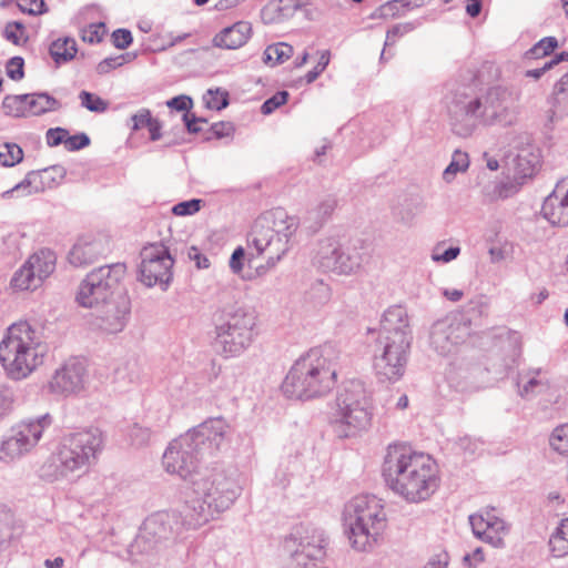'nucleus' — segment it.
Here are the masks:
<instances>
[{
	"label": "nucleus",
	"instance_id": "nucleus-1",
	"mask_svg": "<svg viewBox=\"0 0 568 568\" xmlns=\"http://www.w3.org/2000/svg\"><path fill=\"white\" fill-rule=\"evenodd\" d=\"M322 357L328 361L322 366V399L325 400V418L339 437L355 436L366 430L372 422L371 396L361 381L352 379L335 386L337 369L333 361L337 351L333 344H325Z\"/></svg>",
	"mask_w": 568,
	"mask_h": 568
},
{
	"label": "nucleus",
	"instance_id": "nucleus-2",
	"mask_svg": "<svg viewBox=\"0 0 568 568\" xmlns=\"http://www.w3.org/2000/svg\"><path fill=\"white\" fill-rule=\"evenodd\" d=\"M231 427L225 419L210 418L173 439L166 447L162 463L164 469L180 476L189 485L193 475L214 457L229 439Z\"/></svg>",
	"mask_w": 568,
	"mask_h": 568
},
{
	"label": "nucleus",
	"instance_id": "nucleus-3",
	"mask_svg": "<svg viewBox=\"0 0 568 568\" xmlns=\"http://www.w3.org/2000/svg\"><path fill=\"white\" fill-rule=\"evenodd\" d=\"M382 475L395 494L410 503L427 500L439 486L435 460L404 444L387 447Z\"/></svg>",
	"mask_w": 568,
	"mask_h": 568
},
{
	"label": "nucleus",
	"instance_id": "nucleus-4",
	"mask_svg": "<svg viewBox=\"0 0 568 568\" xmlns=\"http://www.w3.org/2000/svg\"><path fill=\"white\" fill-rule=\"evenodd\" d=\"M192 496L183 505V523L200 528L227 510L241 494L236 480L216 463L200 468L190 484Z\"/></svg>",
	"mask_w": 568,
	"mask_h": 568
},
{
	"label": "nucleus",
	"instance_id": "nucleus-5",
	"mask_svg": "<svg viewBox=\"0 0 568 568\" xmlns=\"http://www.w3.org/2000/svg\"><path fill=\"white\" fill-rule=\"evenodd\" d=\"M48 353L41 329L28 322L12 324L0 342V363L14 381L30 376L43 364Z\"/></svg>",
	"mask_w": 568,
	"mask_h": 568
},
{
	"label": "nucleus",
	"instance_id": "nucleus-6",
	"mask_svg": "<svg viewBox=\"0 0 568 568\" xmlns=\"http://www.w3.org/2000/svg\"><path fill=\"white\" fill-rule=\"evenodd\" d=\"M298 227V220L283 209L260 215L248 234V245L257 255H266V265L274 267L290 250V241Z\"/></svg>",
	"mask_w": 568,
	"mask_h": 568
},
{
	"label": "nucleus",
	"instance_id": "nucleus-7",
	"mask_svg": "<svg viewBox=\"0 0 568 568\" xmlns=\"http://www.w3.org/2000/svg\"><path fill=\"white\" fill-rule=\"evenodd\" d=\"M343 519L352 547L366 551L385 528L386 514L375 496L361 495L345 505Z\"/></svg>",
	"mask_w": 568,
	"mask_h": 568
},
{
	"label": "nucleus",
	"instance_id": "nucleus-8",
	"mask_svg": "<svg viewBox=\"0 0 568 568\" xmlns=\"http://www.w3.org/2000/svg\"><path fill=\"white\" fill-rule=\"evenodd\" d=\"M256 317L244 307H227L215 315L214 347L225 358L242 355L253 343Z\"/></svg>",
	"mask_w": 568,
	"mask_h": 568
},
{
	"label": "nucleus",
	"instance_id": "nucleus-9",
	"mask_svg": "<svg viewBox=\"0 0 568 568\" xmlns=\"http://www.w3.org/2000/svg\"><path fill=\"white\" fill-rule=\"evenodd\" d=\"M103 443V434L99 428L64 436L53 457L59 476H80L85 473L97 462Z\"/></svg>",
	"mask_w": 568,
	"mask_h": 568
},
{
	"label": "nucleus",
	"instance_id": "nucleus-10",
	"mask_svg": "<svg viewBox=\"0 0 568 568\" xmlns=\"http://www.w3.org/2000/svg\"><path fill=\"white\" fill-rule=\"evenodd\" d=\"M469 88L457 85L444 97L452 131L462 138L470 136L483 125L480 95H473Z\"/></svg>",
	"mask_w": 568,
	"mask_h": 568
},
{
	"label": "nucleus",
	"instance_id": "nucleus-11",
	"mask_svg": "<svg viewBox=\"0 0 568 568\" xmlns=\"http://www.w3.org/2000/svg\"><path fill=\"white\" fill-rule=\"evenodd\" d=\"M183 523V509L176 511H160L149 516L140 529L139 535L130 545L129 554L132 560L136 561V554H149L162 540L178 538L183 530H189Z\"/></svg>",
	"mask_w": 568,
	"mask_h": 568
},
{
	"label": "nucleus",
	"instance_id": "nucleus-12",
	"mask_svg": "<svg viewBox=\"0 0 568 568\" xmlns=\"http://www.w3.org/2000/svg\"><path fill=\"white\" fill-rule=\"evenodd\" d=\"M124 263H113L92 270L80 283L77 302L83 307H99L114 300V290L124 277Z\"/></svg>",
	"mask_w": 568,
	"mask_h": 568
},
{
	"label": "nucleus",
	"instance_id": "nucleus-13",
	"mask_svg": "<svg viewBox=\"0 0 568 568\" xmlns=\"http://www.w3.org/2000/svg\"><path fill=\"white\" fill-rule=\"evenodd\" d=\"M287 398L308 400L320 393V348H311L295 361L282 383Z\"/></svg>",
	"mask_w": 568,
	"mask_h": 568
},
{
	"label": "nucleus",
	"instance_id": "nucleus-14",
	"mask_svg": "<svg viewBox=\"0 0 568 568\" xmlns=\"http://www.w3.org/2000/svg\"><path fill=\"white\" fill-rule=\"evenodd\" d=\"M400 336L376 339L373 368L379 382H396L404 375L412 342Z\"/></svg>",
	"mask_w": 568,
	"mask_h": 568
},
{
	"label": "nucleus",
	"instance_id": "nucleus-15",
	"mask_svg": "<svg viewBox=\"0 0 568 568\" xmlns=\"http://www.w3.org/2000/svg\"><path fill=\"white\" fill-rule=\"evenodd\" d=\"M364 256V242L361 240L349 241L347 244H342L335 237L322 241V272L355 274L361 268Z\"/></svg>",
	"mask_w": 568,
	"mask_h": 568
},
{
	"label": "nucleus",
	"instance_id": "nucleus-16",
	"mask_svg": "<svg viewBox=\"0 0 568 568\" xmlns=\"http://www.w3.org/2000/svg\"><path fill=\"white\" fill-rule=\"evenodd\" d=\"M52 424V417L49 414L37 418L22 420L6 437L0 446V460L11 463L30 452L41 439L43 432Z\"/></svg>",
	"mask_w": 568,
	"mask_h": 568
},
{
	"label": "nucleus",
	"instance_id": "nucleus-17",
	"mask_svg": "<svg viewBox=\"0 0 568 568\" xmlns=\"http://www.w3.org/2000/svg\"><path fill=\"white\" fill-rule=\"evenodd\" d=\"M481 116L484 126L514 125L518 118L516 102L519 92L503 85L489 88L480 95Z\"/></svg>",
	"mask_w": 568,
	"mask_h": 568
},
{
	"label": "nucleus",
	"instance_id": "nucleus-18",
	"mask_svg": "<svg viewBox=\"0 0 568 568\" xmlns=\"http://www.w3.org/2000/svg\"><path fill=\"white\" fill-rule=\"evenodd\" d=\"M55 265V253L50 248H40L14 272L10 284L16 291H36L54 272Z\"/></svg>",
	"mask_w": 568,
	"mask_h": 568
},
{
	"label": "nucleus",
	"instance_id": "nucleus-19",
	"mask_svg": "<svg viewBox=\"0 0 568 568\" xmlns=\"http://www.w3.org/2000/svg\"><path fill=\"white\" fill-rule=\"evenodd\" d=\"M173 264L174 260L163 244L144 246L141 251L139 280L148 287L160 285L165 291L172 280Z\"/></svg>",
	"mask_w": 568,
	"mask_h": 568
},
{
	"label": "nucleus",
	"instance_id": "nucleus-20",
	"mask_svg": "<svg viewBox=\"0 0 568 568\" xmlns=\"http://www.w3.org/2000/svg\"><path fill=\"white\" fill-rule=\"evenodd\" d=\"M469 335V326L460 316H446L436 321L430 329V347L442 356L455 352L457 346Z\"/></svg>",
	"mask_w": 568,
	"mask_h": 568
},
{
	"label": "nucleus",
	"instance_id": "nucleus-21",
	"mask_svg": "<svg viewBox=\"0 0 568 568\" xmlns=\"http://www.w3.org/2000/svg\"><path fill=\"white\" fill-rule=\"evenodd\" d=\"M473 534L477 539L495 548L504 547L509 526L495 514V508H485L469 516Z\"/></svg>",
	"mask_w": 568,
	"mask_h": 568
},
{
	"label": "nucleus",
	"instance_id": "nucleus-22",
	"mask_svg": "<svg viewBox=\"0 0 568 568\" xmlns=\"http://www.w3.org/2000/svg\"><path fill=\"white\" fill-rule=\"evenodd\" d=\"M129 314V298L119 295L99 307L91 321V326L106 334H118L124 329Z\"/></svg>",
	"mask_w": 568,
	"mask_h": 568
},
{
	"label": "nucleus",
	"instance_id": "nucleus-23",
	"mask_svg": "<svg viewBox=\"0 0 568 568\" xmlns=\"http://www.w3.org/2000/svg\"><path fill=\"white\" fill-rule=\"evenodd\" d=\"M87 376V368L83 362L78 358L68 359L61 367L55 369L48 382V389L55 395L77 394L83 389Z\"/></svg>",
	"mask_w": 568,
	"mask_h": 568
},
{
	"label": "nucleus",
	"instance_id": "nucleus-24",
	"mask_svg": "<svg viewBox=\"0 0 568 568\" xmlns=\"http://www.w3.org/2000/svg\"><path fill=\"white\" fill-rule=\"evenodd\" d=\"M565 187L564 181H559L541 206L542 216L552 225L568 226V194Z\"/></svg>",
	"mask_w": 568,
	"mask_h": 568
},
{
	"label": "nucleus",
	"instance_id": "nucleus-25",
	"mask_svg": "<svg viewBox=\"0 0 568 568\" xmlns=\"http://www.w3.org/2000/svg\"><path fill=\"white\" fill-rule=\"evenodd\" d=\"M397 335H402L404 341L412 342L413 339L408 315L402 306H393L384 312L377 338L395 339Z\"/></svg>",
	"mask_w": 568,
	"mask_h": 568
},
{
	"label": "nucleus",
	"instance_id": "nucleus-26",
	"mask_svg": "<svg viewBox=\"0 0 568 568\" xmlns=\"http://www.w3.org/2000/svg\"><path fill=\"white\" fill-rule=\"evenodd\" d=\"M106 242L102 239H81L69 253V262L74 266H84L93 263L106 251Z\"/></svg>",
	"mask_w": 568,
	"mask_h": 568
},
{
	"label": "nucleus",
	"instance_id": "nucleus-27",
	"mask_svg": "<svg viewBox=\"0 0 568 568\" xmlns=\"http://www.w3.org/2000/svg\"><path fill=\"white\" fill-rule=\"evenodd\" d=\"M252 28L246 21H239L224 28L213 38V44L217 48L234 50L244 45L251 37Z\"/></svg>",
	"mask_w": 568,
	"mask_h": 568
},
{
	"label": "nucleus",
	"instance_id": "nucleus-28",
	"mask_svg": "<svg viewBox=\"0 0 568 568\" xmlns=\"http://www.w3.org/2000/svg\"><path fill=\"white\" fill-rule=\"evenodd\" d=\"M520 397L530 399L549 388L548 379L541 368L520 372L516 381Z\"/></svg>",
	"mask_w": 568,
	"mask_h": 568
},
{
	"label": "nucleus",
	"instance_id": "nucleus-29",
	"mask_svg": "<svg viewBox=\"0 0 568 568\" xmlns=\"http://www.w3.org/2000/svg\"><path fill=\"white\" fill-rule=\"evenodd\" d=\"M192 99L187 95H179L172 98L166 102V105L176 111H185L183 115V121L185 122V126L190 133H197L202 129L197 125V123H206V120L203 118H196L194 114H190L189 110L192 108Z\"/></svg>",
	"mask_w": 568,
	"mask_h": 568
},
{
	"label": "nucleus",
	"instance_id": "nucleus-30",
	"mask_svg": "<svg viewBox=\"0 0 568 568\" xmlns=\"http://www.w3.org/2000/svg\"><path fill=\"white\" fill-rule=\"evenodd\" d=\"M28 111L30 115H41L48 112L57 111L61 108V103L52 95L40 93H28Z\"/></svg>",
	"mask_w": 568,
	"mask_h": 568
},
{
	"label": "nucleus",
	"instance_id": "nucleus-31",
	"mask_svg": "<svg viewBox=\"0 0 568 568\" xmlns=\"http://www.w3.org/2000/svg\"><path fill=\"white\" fill-rule=\"evenodd\" d=\"M548 546L552 557L562 558L568 556V517L561 519L551 532Z\"/></svg>",
	"mask_w": 568,
	"mask_h": 568
},
{
	"label": "nucleus",
	"instance_id": "nucleus-32",
	"mask_svg": "<svg viewBox=\"0 0 568 568\" xmlns=\"http://www.w3.org/2000/svg\"><path fill=\"white\" fill-rule=\"evenodd\" d=\"M41 175L39 172L31 171L26 178L12 189L4 191L2 197L8 199L17 194V196H28L42 191Z\"/></svg>",
	"mask_w": 568,
	"mask_h": 568
},
{
	"label": "nucleus",
	"instance_id": "nucleus-33",
	"mask_svg": "<svg viewBox=\"0 0 568 568\" xmlns=\"http://www.w3.org/2000/svg\"><path fill=\"white\" fill-rule=\"evenodd\" d=\"M318 546H311L310 544L303 546L301 550H295L292 554L286 568H318Z\"/></svg>",
	"mask_w": 568,
	"mask_h": 568
},
{
	"label": "nucleus",
	"instance_id": "nucleus-34",
	"mask_svg": "<svg viewBox=\"0 0 568 568\" xmlns=\"http://www.w3.org/2000/svg\"><path fill=\"white\" fill-rule=\"evenodd\" d=\"M139 375L140 365L138 363V359L134 357L120 359L113 369L114 382L123 385L126 383L136 382Z\"/></svg>",
	"mask_w": 568,
	"mask_h": 568
},
{
	"label": "nucleus",
	"instance_id": "nucleus-35",
	"mask_svg": "<svg viewBox=\"0 0 568 568\" xmlns=\"http://www.w3.org/2000/svg\"><path fill=\"white\" fill-rule=\"evenodd\" d=\"M521 183L514 179H506L486 186V195L490 201L506 200L519 192Z\"/></svg>",
	"mask_w": 568,
	"mask_h": 568
},
{
	"label": "nucleus",
	"instance_id": "nucleus-36",
	"mask_svg": "<svg viewBox=\"0 0 568 568\" xmlns=\"http://www.w3.org/2000/svg\"><path fill=\"white\" fill-rule=\"evenodd\" d=\"M49 52L55 63L68 62L77 54V42L72 38L58 39L51 43Z\"/></svg>",
	"mask_w": 568,
	"mask_h": 568
},
{
	"label": "nucleus",
	"instance_id": "nucleus-37",
	"mask_svg": "<svg viewBox=\"0 0 568 568\" xmlns=\"http://www.w3.org/2000/svg\"><path fill=\"white\" fill-rule=\"evenodd\" d=\"M2 108L7 115L13 118L29 116L27 94L7 95L3 99Z\"/></svg>",
	"mask_w": 568,
	"mask_h": 568
},
{
	"label": "nucleus",
	"instance_id": "nucleus-38",
	"mask_svg": "<svg viewBox=\"0 0 568 568\" xmlns=\"http://www.w3.org/2000/svg\"><path fill=\"white\" fill-rule=\"evenodd\" d=\"M292 54L293 47L284 42H280L271 44L265 49L263 60L265 63L272 62V64L275 65L284 63L292 57Z\"/></svg>",
	"mask_w": 568,
	"mask_h": 568
},
{
	"label": "nucleus",
	"instance_id": "nucleus-39",
	"mask_svg": "<svg viewBox=\"0 0 568 568\" xmlns=\"http://www.w3.org/2000/svg\"><path fill=\"white\" fill-rule=\"evenodd\" d=\"M554 108L555 114L568 113V73L564 74L555 85Z\"/></svg>",
	"mask_w": 568,
	"mask_h": 568
},
{
	"label": "nucleus",
	"instance_id": "nucleus-40",
	"mask_svg": "<svg viewBox=\"0 0 568 568\" xmlns=\"http://www.w3.org/2000/svg\"><path fill=\"white\" fill-rule=\"evenodd\" d=\"M469 166L468 154L460 150H455L452 155V161L443 172V179L446 182H452L457 173L465 172Z\"/></svg>",
	"mask_w": 568,
	"mask_h": 568
},
{
	"label": "nucleus",
	"instance_id": "nucleus-41",
	"mask_svg": "<svg viewBox=\"0 0 568 568\" xmlns=\"http://www.w3.org/2000/svg\"><path fill=\"white\" fill-rule=\"evenodd\" d=\"M517 172L521 178H531L539 168V155L532 152L523 151L517 155Z\"/></svg>",
	"mask_w": 568,
	"mask_h": 568
},
{
	"label": "nucleus",
	"instance_id": "nucleus-42",
	"mask_svg": "<svg viewBox=\"0 0 568 568\" xmlns=\"http://www.w3.org/2000/svg\"><path fill=\"white\" fill-rule=\"evenodd\" d=\"M550 447L562 456H568V423L557 426L549 436Z\"/></svg>",
	"mask_w": 568,
	"mask_h": 568
},
{
	"label": "nucleus",
	"instance_id": "nucleus-43",
	"mask_svg": "<svg viewBox=\"0 0 568 568\" xmlns=\"http://www.w3.org/2000/svg\"><path fill=\"white\" fill-rule=\"evenodd\" d=\"M23 159L22 149L16 143L0 145V162L3 166H13Z\"/></svg>",
	"mask_w": 568,
	"mask_h": 568
},
{
	"label": "nucleus",
	"instance_id": "nucleus-44",
	"mask_svg": "<svg viewBox=\"0 0 568 568\" xmlns=\"http://www.w3.org/2000/svg\"><path fill=\"white\" fill-rule=\"evenodd\" d=\"M81 105L95 113H103L109 108V102L88 91H81L79 94Z\"/></svg>",
	"mask_w": 568,
	"mask_h": 568
},
{
	"label": "nucleus",
	"instance_id": "nucleus-45",
	"mask_svg": "<svg viewBox=\"0 0 568 568\" xmlns=\"http://www.w3.org/2000/svg\"><path fill=\"white\" fill-rule=\"evenodd\" d=\"M420 23L416 21L403 22L394 24L386 32L385 47L393 45L397 39L414 31Z\"/></svg>",
	"mask_w": 568,
	"mask_h": 568
},
{
	"label": "nucleus",
	"instance_id": "nucleus-46",
	"mask_svg": "<svg viewBox=\"0 0 568 568\" xmlns=\"http://www.w3.org/2000/svg\"><path fill=\"white\" fill-rule=\"evenodd\" d=\"M205 106L211 110H222L229 104V94L220 89L207 90L203 97Z\"/></svg>",
	"mask_w": 568,
	"mask_h": 568
},
{
	"label": "nucleus",
	"instance_id": "nucleus-47",
	"mask_svg": "<svg viewBox=\"0 0 568 568\" xmlns=\"http://www.w3.org/2000/svg\"><path fill=\"white\" fill-rule=\"evenodd\" d=\"M564 61H568V52L566 51L555 54L552 58L546 61L542 67L527 70L525 75L528 78L539 79L546 71Z\"/></svg>",
	"mask_w": 568,
	"mask_h": 568
},
{
	"label": "nucleus",
	"instance_id": "nucleus-48",
	"mask_svg": "<svg viewBox=\"0 0 568 568\" xmlns=\"http://www.w3.org/2000/svg\"><path fill=\"white\" fill-rule=\"evenodd\" d=\"M403 14H405V10H402L399 0H390L377 8L373 17L388 19Z\"/></svg>",
	"mask_w": 568,
	"mask_h": 568
},
{
	"label": "nucleus",
	"instance_id": "nucleus-49",
	"mask_svg": "<svg viewBox=\"0 0 568 568\" xmlns=\"http://www.w3.org/2000/svg\"><path fill=\"white\" fill-rule=\"evenodd\" d=\"M105 33V26L102 22L92 23L81 32L82 40L89 43H98Z\"/></svg>",
	"mask_w": 568,
	"mask_h": 568
},
{
	"label": "nucleus",
	"instance_id": "nucleus-50",
	"mask_svg": "<svg viewBox=\"0 0 568 568\" xmlns=\"http://www.w3.org/2000/svg\"><path fill=\"white\" fill-rule=\"evenodd\" d=\"M129 437L133 445L141 447L149 443L151 438V430L148 427H142L135 424L130 428Z\"/></svg>",
	"mask_w": 568,
	"mask_h": 568
},
{
	"label": "nucleus",
	"instance_id": "nucleus-51",
	"mask_svg": "<svg viewBox=\"0 0 568 568\" xmlns=\"http://www.w3.org/2000/svg\"><path fill=\"white\" fill-rule=\"evenodd\" d=\"M288 99L287 91H278L273 97L267 99L261 106V111L263 114H271L281 105L285 104Z\"/></svg>",
	"mask_w": 568,
	"mask_h": 568
},
{
	"label": "nucleus",
	"instance_id": "nucleus-52",
	"mask_svg": "<svg viewBox=\"0 0 568 568\" xmlns=\"http://www.w3.org/2000/svg\"><path fill=\"white\" fill-rule=\"evenodd\" d=\"M547 43L548 48H557L558 47V40L555 37H545L541 40H539L534 47H531L528 51L525 53L526 59H540L544 57H547L546 53L542 52L540 49L542 44Z\"/></svg>",
	"mask_w": 568,
	"mask_h": 568
},
{
	"label": "nucleus",
	"instance_id": "nucleus-53",
	"mask_svg": "<svg viewBox=\"0 0 568 568\" xmlns=\"http://www.w3.org/2000/svg\"><path fill=\"white\" fill-rule=\"evenodd\" d=\"M202 204V200L192 199L190 201H184L175 204L172 209V212L175 215L185 216L192 215L200 211Z\"/></svg>",
	"mask_w": 568,
	"mask_h": 568
},
{
	"label": "nucleus",
	"instance_id": "nucleus-54",
	"mask_svg": "<svg viewBox=\"0 0 568 568\" xmlns=\"http://www.w3.org/2000/svg\"><path fill=\"white\" fill-rule=\"evenodd\" d=\"M18 7L22 12L32 16L42 14L48 11L43 0H18Z\"/></svg>",
	"mask_w": 568,
	"mask_h": 568
},
{
	"label": "nucleus",
	"instance_id": "nucleus-55",
	"mask_svg": "<svg viewBox=\"0 0 568 568\" xmlns=\"http://www.w3.org/2000/svg\"><path fill=\"white\" fill-rule=\"evenodd\" d=\"M23 65L24 61L21 57L11 58L6 65L7 75L14 81L21 80L24 74Z\"/></svg>",
	"mask_w": 568,
	"mask_h": 568
},
{
	"label": "nucleus",
	"instance_id": "nucleus-56",
	"mask_svg": "<svg viewBox=\"0 0 568 568\" xmlns=\"http://www.w3.org/2000/svg\"><path fill=\"white\" fill-rule=\"evenodd\" d=\"M133 37L128 29H116L112 32V42L116 49L124 50L131 45Z\"/></svg>",
	"mask_w": 568,
	"mask_h": 568
},
{
	"label": "nucleus",
	"instance_id": "nucleus-57",
	"mask_svg": "<svg viewBox=\"0 0 568 568\" xmlns=\"http://www.w3.org/2000/svg\"><path fill=\"white\" fill-rule=\"evenodd\" d=\"M69 131L63 128L49 129L45 134L47 143L49 146H58L60 144L65 145L68 140Z\"/></svg>",
	"mask_w": 568,
	"mask_h": 568
},
{
	"label": "nucleus",
	"instance_id": "nucleus-58",
	"mask_svg": "<svg viewBox=\"0 0 568 568\" xmlns=\"http://www.w3.org/2000/svg\"><path fill=\"white\" fill-rule=\"evenodd\" d=\"M90 144V138L85 133H79L70 135L68 133V140L65 141V149L68 151H78Z\"/></svg>",
	"mask_w": 568,
	"mask_h": 568
},
{
	"label": "nucleus",
	"instance_id": "nucleus-59",
	"mask_svg": "<svg viewBox=\"0 0 568 568\" xmlns=\"http://www.w3.org/2000/svg\"><path fill=\"white\" fill-rule=\"evenodd\" d=\"M24 27L21 22H10L4 28V37L13 44H19Z\"/></svg>",
	"mask_w": 568,
	"mask_h": 568
},
{
	"label": "nucleus",
	"instance_id": "nucleus-60",
	"mask_svg": "<svg viewBox=\"0 0 568 568\" xmlns=\"http://www.w3.org/2000/svg\"><path fill=\"white\" fill-rule=\"evenodd\" d=\"M151 120V112L148 109L140 110L136 114L131 116L132 130L138 131L142 128L149 126Z\"/></svg>",
	"mask_w": 568,
	"mask_h": 568
},
{
	"label": "nucleus",
	"instance_id": "nucleus-61",
	"mask_svg": "<svg viewBox=\"0 0 568 568\" xmlns=\"http://www.w3.org/2000/svg\"><path fill=\"white\" fill-rule=\"evenodd\" d=\"M245 256V251L243 247L239 246L234 250L230 258V268L233 273L239 274L243 270V260Z\"/></svg>",
	"mask_w": 568,
	"mask_h": 568
},
{
	"label": "nucleus",
	"instance_id": "nucleus-62",
	"mask_svg": "<svg viewBox=\"0 0 568 568\" xmlns=\"http://www.w3.org/2000/svg\"><path fill=\"white\" fill-rule=\"evenodd\" d=\"M460 253V248L458 246H450L446 248L443 253L434 252L432 255L433 261L448 263L455 260Z\"/></svg>",
	"mask_w": 568,
	"mask_h": 568
},
{
	"label": "nucleus",
	"instance_id": "nucleus-63",
	"mask_svg": "<svg viewBox=\"0 0 568 568\" xmlns=\"http://www.w3.org/2000/svg\"><path fill=\"white\" fill-rule=\"evenodd\" d=\"M449 562V556L446 551H440L433 555L427 561L425 568H447Z\"/></svg>",
	"mask_w": 568,
	"mask_h": 568
},
{
	"label": "nucleus",
	"instance_id": "nucleus-64",
	"mask_svg": "<svg viewBox=\"0 0 568 568\" xmlns=\"http://www.w3.org/2000/svg\"><path fill=\"white\" fill-rule=\"evenodd\" d=\"M120 58L116 57H109L103 59L98 65H97V72L99 74H105L109 73L111 70L116 69L121 67Z\"/></svg>",
	"mask_w": 568,
	"mask_h": 568
}]
</instances>
